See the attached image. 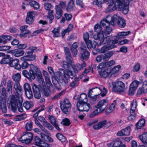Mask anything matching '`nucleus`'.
Instances as JSON below:
<instances>
[{
  "mask_svg": "<svg viewBox=\"0 0 147 147\" xmlns=\"http://www.w3.org/2000/svg\"><path fill=\"white\" fill-rule=\"evenodd\" d=\"M93 37L95 40H99L101 41L104 38V32H101L98 33L97 35H94V36Z\"/></svg>",
  "mask_w": 147,
  "mask_h": 147,
  "instance_id": "2f4dec72",
  "label": "nucleus"
},
{
  "mask_svg": "<svg viewBox=\"0 0 147 147\" xmlns=\"http://www.w3.org/2000/svg\"><path fill=\"white\" fill-rule=\"evenodd\" d=\"M56 136L58 140L62 142H64L66 140V137L60 133L57 134Z\"/></svg>",
  "mask_w": 147,
  "mask_h": 147,
  "instance_id": "58836bf2",
  "label": "nucleus"
},
{
  "mask_svg": "<svg viewBox=\"0 0 147 147\" xmlns=\"http://www.w3.org/2000/svg\"><path fill=\"white\" fill-rule=\"evenodd\" d=\"M112 90L115 92H123L124 90L125 85L123 82L118 81L112 83Z\"/></svg>",
  "mask_w": 147,
  "mask_h": 147,
  "instance_id": "20e7f679",
  "label": "nucleus"
},
{
  "mask_svg": "<svg viewBox=\"0 0 147 147\" xmlns=\"http://www.w3.org/2000/svg\"><path fill=\"white\" fill-rule=\"evenodd\" d=\"M52 32L53 34V37H57L60 36L59 30L56 28H54L53 30L52 31Z\"/></svg>",
  "mask_w": 147,
  "mask_h": 147,
  "instance_id": "8fccbe9b",
  "label": "nucleus"
},
{
  "mask_svg": "<svg viewBox=\"0 0 147 147\" xmlns=\"http://www.w3.org/2000/svg\"><path fill=\"white\" fill-rule=\"evenodd\" d=\"M110 37L109 36L106 37L105 38H103L102 40H100V44H107V45H109V43L110 41H115V40H118L116 39H115L114 40H111L110 38Z\"/></svg>",
  "mask_w": 147,
  "mask_h": 147,
  "instance_id": "cd10ccee",
  "label": "nucleus"
},
{
  "mask_svg": "<svg viewBox=\"0 0 147 147\" xmlns=\"http://www.w3.org/2000/svg\"><path fill=\"white\" fill-rule=\"evenodd\" d=\"M38 85L37 86V88L39 92H41L43 93L46 96H48L49 95V94L47 90H46V86L45 83L43 79L41 77H40L38 80Z\"/></svg>",
  "mask_w": 147,
  "mask_h": 147,
  "instance_id": "6e6552de",
  "label": "nucleus"
},
{
  "mask_svg": "<svg viewBox=\"0 0 147 147\" xmlns=\"http://www.w3.org/2000/svg\"><path fill=\"white\" fill-rule=\"evenodd\" d=\"M20 74H14V76H12L13 80L17 82L16 85H14V88L18 95H21L22 94V88L20 86L19 81L20 80Z\"/></svg>",
  "mask_w": 147,
  "mask_h": 147,
  "instance_id": "0eeeda50",
  "label": "nucleus"
},
{
  "mask_svg": "<svg viewBox=\"0 0 147 147\" xmlns=\"http://www.w3.org/2000/svg\"><path fill=\"white\" fill-rule=\"evenodd\" d=\"M139 83V81L136 80H135L132 82L130 86L136 89L138 86Z\"/></svg>",
  "mask_w": 147,
  "mask_h": 147,
  "instance_id": "5fc2aeb1",
  "label": "nucleus"
},
{
  "mask_svg": "<svg viewBox=\"0 0 147 147\" xmlns=\"http://www.w3.org/2000/svg\"><path fill=\"white\" fill-rule=\"evenodd\" d=\"M69 74H57L55 76V79L58 82L66 84L68 83L70 76Z\"/></svg>",
  "mask_w": 147,
  "mask_h": 147,
  "instance_id": "9d476101",
  "label": "nucleus"
},
{
  "mask_svg": "<svg viewBox=\"0 0 147 147\" xmlns=\"http://www.w3.org/2000/svg\"><path fill=\"white\" fill-rule=\"evenodd\" d=\"M29 4L31 7H33L34 9H37V8L36 7L37 5V2L35 1H33L30 2L29 3Z\"/></svg>",
  "mask_w": 147,
  "mask_h": 147,
  "instance_id": "774afa93",
  "label": "nucleus"
},
{
  "mask_svg": "<svg viewBox=\"0 0 147 147\" xmlns=\"http://www.w3.org/2000/svg\"><path fill=\"white\" fill-rule=\"evenodd\" d=\"M19 60L17 59H13L10 58L9 65L11 67H15V69L20 70V65L18 63Z\"/></svg>",
  "mask_w": 147,
  "mask_h": 147,
  "instance_id": "dca6fc26",
  "label": "nucleus"
},
{
  "mask_svg": "<svg viewBox=\"0 0 147 147\" xmlns=\"http://www.w3.org/2000/svg\"><path fill=\"white\" fill-rule=\"evenodd\" d=\"M121 68V67L119 65L115 66L113 69L111 70L110 72L112 74L118 73Z\"/></svg>",
  "mask_w": 147,
  "mask_h": 147,
  "instance_id": "a19ab883",
  "label": "nucleus"
},
{
  "mask_svg": "<svg viewBox=\"0 0 147 147\" xmlns=\"http://www.w3.org/2000/svg\"><path fill=\"white\" fill-rule=\"evenodd\" d=\"M131 128L130 127L128 126L126 128L122 129L121 131H118L117 135L119 136H128L130 134Z\"/></svg>",
  "mask_w": 147,
  "mask_h": 147,
  "instance_id": "f3484780",
  "label": "nucleus"
},
{
  "mask_svg": "<svg viewBox=\"0 0 147 147\" xmlns=\"http://www.w3.org/2000/svg\"><path fill=\"white\" fill-rule=\"evenodd\" d=\"M48 119L50 120L51 123L53 125L56 129L58 131L61 130L58 124L56 123V119L55 117L53 115H49Z\"/></svg>",
  "mask_w": 147,
  "mask_h": 147,
  "instance_id": "412c9836",
  "label": "nucleus"
},
{
  "mask_svg": "<svg viewBox=\"0 0 147 147\" xmlns=\"http://www.w3.org/2000/svg\"><path fill=\"white\" fill-rule=\"evenodd\" d=\"M113 142L114 147H119L122 143L121 142L118 140H115Z\"/></svg>",
  "mask_w": 147,
  "mask_h": 147,
  "instance_id": "680f3d73",
  "label": "nucleus"
},
{
  "mask_svg": "<svg viewBox=\"0 0 147 147\" xmlns=\"http://www.w3.org/2000/svg\"><path fill=\"white\" fill-rule=\"evenodd\" d=\"M141 141L145 144H147V131L144 132L142 135L139 136Z\"/></svg>",
  "mask_w": 147,
  "mask_h": 147,
  "instance_id": "7c9ffc66",
  "label": "nucleus"
},
{
  "mask_svg": "<svg viewBox=\"0 0 147 147\" xmlns=\"http://www.w3.org/2000/svg\"><path fill=\"white\" fill-rule=\"evenodd\" d=\"M94 30L98 33L103 32L102 30V28L100 24H96L94 26Z\"/></svg>",
  "mask_w": 147,
  "mask_h": 147,
  "instance_id": "a18cd8bd",
  "label": "nucleus"
},
{
  "mask_svg": "<svg viewBox=\"0 0 147 147\" xmlns=\"http://www.w3.org/2000/svg\"><path fill=\"white\" fill-rule=\"evenodd\" d=\"M105 63L103 62L100 63L97 66V68L99 74H108L105 71V68L104 67Z\"/></svg>",
  "mask_w": 147,
  "mask_h": 147,
  "instance_id": "bb28decb",
  "label": "nucleus"
},
{
  "mask_svg": "<svg viewBox=\"0 0 147 147\" xmlns=\"http://www.w3.org/2000/svg\"><path fill=\"white\" fill-rule=\"evenodd\" d=\"M100 24L103 27L106 28L110 26V24H111V20L108 16H107L105 19L103 20L100 22Z\"/></svg>",
  "mask_w": 147,
  "mask_h": 147,
  "instance_id": "4be33fe9",
  "label": "nucleus"
},
{
  "mask_svg": "<svg viewBox=\"0 0 147 147\" xmlns=\"http://www.w3.org/2000/svg\"><path fill=\"white\" fill-rule=\"evenodd\" d=\"M33 106V104L32 102L26 101L23 103L24 107L27 110H29L30 108Z\"/></svg>",
  "mask_w": 147,
  "mask_h": 147,
  "instance_id": "c9c22d12",
  "label": "nucleus"
},
{
  "mask_svg": "<svg viewBox=\"0 0 147 147\" xmlns=\"http://www.w3.org/2000/svg\"><path fill=\"white\" fill-rule=\"evenodd\" d=\"M30 74H37V67L33 64L30 65Z\"/></svg>",
  "mask_w": 147,
  "mask_h": 147,
  "instance_id": "49530a36",
  "label": "nucleus"
},
{
  "mask_svg": "<svg viewBox=\"0 0 147 147\" xmlns=\"http://www.w3.org/2000/svg\"><path fill=\"white\" fill-rule=\"evenodd\" d=\"M118 26L120 28H124L126 25L125 20L123 18H121L117 23Z\"/></svg>",
  "mask_w": 147,
  "mask_h": 147,
  "instance_id": "ea45409f",
  "label": "nucleus"
},
{
  "mask_svg": "<svg viewBox=\"0 0 147 147\" xmlns=\"http://www.w3.org/2000/svg\"><path fill=\"white\" fill-rule=\"evenodd\" d=\"M131 32L130 31L119 32L117 34V35L115 36V37L118 39H121L124 37L129 34Z\"/></svg>",
  "mask_w": 147,
  "mask_h": 147,
  "instance_id": "c85d7f7f",
  "label": "nucleus"
},
{
  "mask_svg": "<svg viewBox=\"0 0 147 147\" xmlns=\"http://www.w3.org/2000/svg\"><path fill=\"white\" fill-rule=\"evenodd\" d=\"M113 74H98V77H100L104 78H110Z\"/></svg>",
  "mask_w": 147,
  "mask_h": 147,
  "instance_id": "4d7b16f0",
  "label": "nucleus"
},
{
  "mask_svg": "<svg viewBox=\"0 0 147 147\" xmlns=\"http://www.w3.org/2000/svg\"><path fill=\"white\" fill-rule=\"evenodd\" d=\"M61 123L64 125L69 126L70 124V122L69 119L65 118L63 119Z\"/></svg>",
  "mask_w": 147,
  "mask_h": 147,
  "instance_id": "3c124183",
  "label": "nucleus"
},
{
  "mask_svg": "<svg viewBox=\"0 0 147 147\" xmlns=\"http://www.w3.org/2000/svg\"><path fill=\"white\" fill-rule=\"evenodd\" d=\"M51 4L49 3H46L44 4V7L45 9L49 11L47 18L49 19V22L51 24L52 22V20L54 18L53 15V11L51 10Z\"/></svg>",
  "mask_w": 147,
  "mask_h": 147,
  "instance_id": "f8f14e48",
  "label": "nucleus"
},
{
  "mask_svg": "<svg viewBox=\"0 0 147 147\" xmlns=\"http://www.w3.org/2000/svg\"><path fill=\"white\" fill-rule=\"evenodd\" d=\"M23 98L22 97L12 95L10 99L11 110L13 112L17 111V107L18 111L21 113L23 112L22 107Z\"/></svg>",
  "mask_w": 147,
  "mask_h": 147,
  "instance_id": "f257e3e1",
  "label": "nucleus"
},
{
  "mask_svg": "<svg viewBox=\"0 0 147 147\" xmlns=\"http://www.w3.org/2000/svg\"><path fill=\"white\" fill-rule=\"evenodd\" d=\"M33 139V133L28 131L23 132V134L19 139L21 142L28 144L30 143Z\"/></svg>",
  "mask_w": 147,
  "mask_h": 147,
  "instance_id": "f03ea898",
  "label": "nucleus"
},
{
  "mask_svg": "<svg viewBox=\"0 0 147 147\" xmlns=\"http://www.w3.org/2000/svg\"><path fill=\"white\" fill-rule=\"evenodd\" d=\"M136 89L133 88V87L129 86V94L130 95H134Z\"/></svg>",
  "mask_w": 147,
  "mask_h": 147,
  "instance_id": "69168bd1",
  "label": "nucleus"
},
{
  "mask_svg": "<svg viewBox=\"0 0 147 147\" xmlns=\"http://www.w3.org/2000/svg\"><path fill=\"white\" fill-rule=\"evenodd\" d=\"M145 120L144 119H140L136 124L137 129H140L145 124Z\"/></svg>",
  "mask_w": 147,
  "mask_h": 147,
  "instance_id": "473e14b6",
  "label": "nucleus"
},
{
  "mask_svg": "<svg viewBox=\"0 0 147 147\" xmlns=\"http://www.w3.org/2000/svg\"><path fill=\"white\" fill-rule=\"evenodd\" d=\"M75 7L74 0H70L66 6V10L68 12L72 11Z\"/></svg>",
  "mask_w": 147,
  "mask_h": 147,
  "instance_id": "b1692460",
  "label": "nucleus"
},
{
  "mask_svg": "<svg viewBox=\"0 0 147 147\" xmlns=\"http://www.w3.org/2000/svg\"><path fill=\"white\" fill-rule=\"evenodd\" d=\"M24 89L25 92L31 89L30 85L28 83H25L24 85Z\"/></svg>",
  "mask_w": 147,
  "mask_h": 147,
  "instance_id": "6e6d98bb",
  "label": "nucleus"
},
{
  "mask_svg": "<svg viewBox=\"0 0 147 147\" xmlns=\"http://www.w3.org/2000/svg\"><path fill=\"white\" fill-rule=\"evenodd\" d=\"M87 94H86L83 93L81 94L80 95V98L78 100L84 101V100H85L87 102Z\"/></svg>",
  "mask_w": 147,
  "mask_h": 147,
  "instance_id": "13d9d810",
  "label": "nucleus"
},
{
  "mask_svg": "<svg viewBox=\"0 0 147 147\" xmlns=\"http://www.w3.org/2000/svg\"><path fill=\"white\" fill-rule=\"evenodd\" d=\"M95 88L96 89L97 91H99L100 92V94L102 92V90L100 88L97 87H95V88H93L90 89L88 93V96L89 97L91 98V100H92L94 102H95L96 100V97L99 94H92V93L94 92L93 91V90H94Z\"/></svg>",
  "mask_w": 147,
  "mask_h": 147,
  "instance_id": "2eb2a0df",
  "label": "nucleus"
},
{
  "mask_svg": "<svg viewBox=\"0 0 147 147\" xmlns=\"http://www.w3.org/2000/svg\"><path fill=\"white\" fill-rule=\"evenodd\" d=\"M23 62H22L21 65H20V69L21 68L23 69H26L29 66V64L28 63L25 61H22Z\"/></svg>",
  "mask_w": 147,
  "mask_h": 147,
  "instance_id": "603ef678",
  "label": "nucleus"
},
{
  "mask_svg": "<svg viewBox=\"0 0 147 147\" xmlns=\"http://www.w3.org/2000/svg\"><path fill=\"white\" fill-rule=\"evenodd\" d=\"M14 55L16 57H19L22 55L24 53L23 51H17L15 52Z\"/></svg>",
  "mask_w": 147,
  "mask_h": 147,
  "instance_id": "bf43d9fd",
  "label": "nucleus"
},
{
  "mask_svg": "<svg viewBox=\"0 0 147 147\" xmlns=\"http://www.w3.org/2000/svg\"><path fill=\"white\" fill-rule=\"evenodd\" d=\"M115 52V51H112L103 55L104 57V61H105L108 60L109 58Z\"/></svg>",
  "mask_w": 147,
  "mask_h": 147,
  "instance_id": "f704fd0d",
  "label": "nucleus"
},
{
  "mask_svg": "<svg viewBox=\"0 0 147 147\" xmlns=\"http://www.w3.org/2000/svg\"><path fill=\"white\" fill-rule=\"evenodd\" d=\"M36 15V12L32 11L28 12L26 20V23L29 24H31L33 22Z\"/></svg>",
  "mask_w": 147,
  "mask_h": 147,
  "instance_id": "ddd939ff",
  "label": "nucleus"
},
{
  "mask_svg": "<svg viewBox=\"0 0 147 147\" xmlns=\"http://www.w3.org/2000/svg\"><path fill=\"white\" fill-rule=\"evenodd\" d=\"M102 60L104 61V57L102 55H98L96 58V61L98 63L100 62Z\"/></svg>",
  "mask_w": 147,
  "mask_h": 147,
  "instance_id": "0e129e2a",
  "label": "nucleus"
},
{
  "mask_svg": "<svg viewBox=\"0 0 147 147\" xmlns=\"http://www.w3.org/2000/svg\"><path fill=\"white\" fill-rule=\"evenodd\" d=\"M6 89V92L7 94H10L11 93L12 90V86L11 82V81H9V82H7Z\"/></svg>",
  "mask_w": 147,
  "mask_h": 147,
  "instance_id": "79ce46f5",
  "label": "nucleus"
},
{
  "mask_svg": "<svg viewBox=\"0 0 147 147\" xmlns=\"http://www.w3.org/2000/svg\"><path fill=\"white\" fill-rule=\"evenodd\" d=\"M43 125L49 130H52L53 128V126L47 121L45 120L43 121Z\"/></svg>",
  "mask_w": 147,
  "mask_h": 147,
  "instance_id": "37998d69",
  "label": "nucleus"
},
{
  "mask_svg": "<svg viewBox=\"0 0 147 147\" xmlns=\"http://www.w3.org/2000/svg\"><path fill=\"white\" fill-rule=\"evenodd\" d=\"M101 112H99V109H97L90 114V118H92Z\"/></svg>",
  "mask_w": 147,
  "mask_h": 147,
  "instance_id": "052dcab7",
  "label": "nucleus"
},
{
  "mask_svg": "<svg viewBox=\"0 0 147 147\" xmlns=\"http://www.w3.org/2000/svg\"><path fill=\"white\" fill-rule=\"evenodd\" d=\"M146 92H147V90L145 89V88L142 86L141 87H140L138 90L137 94L140 95Z\"/></svg>",
  "mask_w": 147,
  "mask_h": 147,
  "instance_id": "de8ad7c7",
  "label": "nucleus"
},
{
  "mask_svg": "<svg viewBox=\"0 0 147 147\" xmlns=\"http://www.w3.org/2000/svg\"><path fill=\"white\" fill-rule=\"evenodd\" d=\"M10 58H9V55H7L6 57H3L0 63L1 64H5L8 63L10 61Z\"/></svg>",
  "mask_w": 147,
  "mask_h": 147,
  "instance_id": "e433bc0d",
  "label": "nucleus"
},
{
  "mask_svg": "<svg viewBox=\"0 0 147 147\" xmlns=\"http://www.w3.org/2000/svg\"><path fill=\"white\" fill-rule=\"evenodd\" d=\"M25 94L27 97L29 99L32 98L33 97V93L32 90H29L25 92Z\"/></svg>",
  "mask_w": 147,
  "mask_h": 147,
  "instance_id": "864d4df0",
  "label": "nucleus"
},
{
  "mask_svg": "<svg viewBox=\"0 0 147 147\" xmlns=\"http://www.w3.org/2000/svg\"><path fill=\"white\" fill-rule=\"evenodd\" d=\"M117 6L120 9L119 10H122L123 13L126 14H127L129 11V6L128 4H125V3Z\"/></svg>",
  "mask_w": 147,
  "mask_h": 147,
  "instance_id": "a878e982",
  "label": "nucleus"
},
{
  "mask_svg": "<svg viewBox=\"0 0 147 147\" xmlns=\"http://www.w3.org/2000/svg\"><path fill=\"white\" fill-rule=\"evenodd\" d=\"M106 124V120L102 121L93 125V127L94 129H98L103 127H105Z\"/></svg>",
  "mask_w": 147,
  "mask_h": 147,
  "instance_id": "393cba45",
  "label": "nucleus"
},
{
  "mask_svg": "<svg viewBox=\"0 0 147 147\" xmlns=\"http://www.w3.org/2000/svg\"><path fill=\"white\" fill-rule=\"evenodd\" d=\"M0 108L1 109L3 113H7V109L5 102H4L3 104L0 102Z\"/></svg>",
  "mask_w": 147,
  "mask_h": 147,
  "instance_id": "4c0bfd02",
  "label": "nucleus"
},
{
  "mask_svg": "<svg viewBox=\"0 0 147 147\" xmlns=\"http://www.w3.org/2000/svg\"><path fill=\"white\" fill-rule=\"evenodd\" d=\"M128 2V0H116V2L112 9L114 10L117 8V6L120 5H120L127 3Z\"/></svg>",
  "mask_w": 147,
  "mask_h": 147,
  "instance_id": "5701e85b",
  "label": "nucleus"
},
{
  "mask_svg": "<svg viewBox=\"0 0 147 147\" xmlns=\"http://www.w3.org/2000/svg\"><path fill=\"white\" fill-rule=\"evenodd\" d=\"M93 72V69L91 67L89 66L88 69L86 68L85 69L84 72H83V74H88V73H92Z\"/></svg>",
  "mask_w": 147,
  "mask_h": 147,
  "instance_id": "e2e57ef3",
  "label": "nucleus"
},
{
  "mask_svg": "<svg viewBox=\"0 0 147 147\" xmlns=\"http://www.w3.org/2000/svg\"><path fill=\"white\" fill-rule=\"evenodd\" d=\"M107 104V101L106 100L103 99L99 101L96 107L99 109V112H101L105 110Z\"/></svg>",
  "mask_w": 147,
  "mask_h": 147,
  "instance_id": "4468645a",
  "label": "nucleus"
},
{
  "mask_svg": "<svg viewBox=\"0 0 147 147\" xmlns=\"http://www.w3.org/2000/svg\"><path fill=\"white\" fill-rule=\"evenodd\" d=\"M118 42L117 40L111 41L109 43V45H107L106 46H103L100 50L98 49V52L100 53H105L107 52L109 50L114 48L116 47L115 45V44Z\"/></svg>",
  "mask_w": 147,
  "mask_h": 147,
  "instance_id": "9b49d317",
  "label": "nucleus"
},
{
  "mask_svg": "<svg viewBox=\"0 0 147 147\" xmlns=\"http://www.w3.org/2000/svg\"><path fill=\"white\" fill-rule=\"evenodd\" d=\"M108 16L109 19H110L111 24L113 26L116 23H118L121 18L117 14H115L113 17H111L110 15Z\"/></svg>",
  "mask_w": 147,
  "mask_h": 147,
  "instance_id": "6ab92c4d",
  "label": "nucleus"
},
{
  "mask_svg": "<svg viewBox=\"0 0 147 147\" xmlns=\"http://www.w3.org/2000/svg\"><path fill=\"white\" fill-rule=\"evenodd\" d=\"M37 146L40 147H50L49 145L37 136Z\"/></svg>",
  "mask_w": 147,
  "mask_h": 147,
  "instance_id": "c756f323",
  "label": "nucleus"
},
{
  "mask_svg": "<svg viewBox=\"0 0 147 147\" xmlns=\"http://www.w3.org/2000/svg\"><path fill=\"white\" fill-rule=\"evenodd\" d=\"M62 66L66 71L67 74H73L74 73L76 74L78 73V71L77 69V67L74 65H71V67L70 68V65H71V63L65 61H63L62 62Z\"/></svg>",
  "mask_w": 147,
  "mask_h": 147,
  "instance_id": "39448f33",
  "label": "nucleus"
},
{
  "mask_svg": "<svg viewBox=\"0 0 147 147\" xmlns=\"http://www.w3.org/2000/svg\"><path fill=\"white\" fill-rule=\"evenodd\" d=\"M78 50L80 52L79 57L82 59L87 60L89 58L90 54L86 47L82 46L79 48Z\"/></svg>",
  "mask_w": 147,
  "mask_h": 147,
  "instance_id": "1a4fd4ad",
  "label": "nucleus"
},
{
  "mask_svg": "<svg viewBox=\"0 0 147 147\" xmlns=\"http://www.w3.org/2000/svg\"><path fill=\"white\" fill-rule=\"evenodd\" d=\"M55 18L57 19H59L61 18L62 16L63 11L62 9L59 7V5H55Z\"/></svg>",
  "mask_w": 147,
  "mask_h": 147,
  "instance_id": "aec40b11",
  "label": "nucleus"
},
{
  "mask_svg": "<svg viewBox=\"0 0 147 147\" xmlns=\"http://www.w3.org/2000/svg\"><path fill=\"white\" fill-rule=\"evenodd\" d=\"M76 105L78 110L80 111H88L91 109L90 105L84 101L78 100Z\"/></svg>",
  "mask_w": 147,
  "mask_h": 147,
  "instance_id": "423d86ee",
  "label": "nucleus"
},
{
  "mask_svg": "<svg viewBox=\"0 0 147 147\" xmlns=\"http://www.w3.org/2000/svg\"><path fill=\"white\" fill-rule=\"evenodd\" d=\"M71 104L67 98H65L60 102V107L62 112L65 114H68L70 111Z\"/></svg>",
  "mask_w": 147,
  "mask_h": 147,
  "instance_id": "7ed1b4c3",
  "label": "nucleus"
},
{
  "mask_svg": "<svg viewBox=\"0 0 147 147\" xmlns=\"http://www.w3.org/2000/svg\"><path fill=\"white\" fill-rule=\"evenodd\" d=\"M140 64L139 63H136L134 67L133 70L137 72L139 71L140 69Z\"/></svg>",
  "mask_w": 147,
  "mask_h": 147,
  "instance_id": "338daca9",
  "label": "nucleus"
},
{
  "mask_svg": "<svg viewBox=\"0 0 147 147\" xmlns=\"http://www.w3.org/2000/svg\"><path fill=\"white\" fill-rule=\"evenodd\" d=\"M36 58V56L31 55V52H26V56L22 57L20 59L22 61H32Z\"/></svg>",
  "mask_w": 147,
  "mask_h": 147,
  "instance_id": "a211bd4d",
  "label": "nucleus"
},
{
  "mask_svg": "<svg viewBox=\"0 0 147 147\" xmlns=\"http://www.w3.org/2000/svg\"><path fill=\"white\" fill-rule=\"evenodd\" d=\"M32 89L35 98L37 99V85L34 83L32 84Z\"/></svg>",
  "mask_w": 147,
  "mask_h": 147,
  "instance_id": "09e8293b",
  "label": "nucleus"
},
{
  "mask_svg": "<svg viewBox=\"0 0 147 147\" xmlns=\"http://www.w3.org/2000/svg\"><path fill=\"white\" fill-rule=\"evenodd\" d=\"M108 1H109V0H96L93 2V4L100 7L101 6L102 4Z\"/></svg>",
  "mask_w": 147,
  "mask_h": 147,
  "instance_id": "c03bdc74",
  "label": "nucleus"
},
{
  "mask_svg": "<svg viewBox=\"0 0 147 147\" xmlns=\"http://www.w3.org/2000/svg\"><path fill=\"white\" fill-rule=\"evenodd\" d=\"M33 123L32 121H28L26 124L25 129L26 131H30L32 129Z\"/></svg>",
  "mask_w": 147,
  "mask_h": 147,
  "instance_id": "72a5a7b5",
  "label": "nucleus"
}]
</instances>
